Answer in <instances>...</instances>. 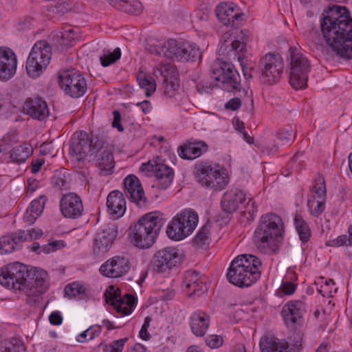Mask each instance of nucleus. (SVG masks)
I'll return each mask as SVG.
<instances>
[{
  "label": "nucleus",
  "mask_w": 352,
  "mask_h": 352,
  "mask_svg": "<svg viewBox=\"0 0 352 352\" xmlns=\"http://www.w3.org/2000/svg\"><path fill=\"white\" fill-rule=\"evenodd\" d=\"M307 205L309 212L315 217H318L324 210L325 200H318L316 199V197H309Z\"/></svg>",
  "instance_id": "nucleus-43"
},
{
  "label": "nucleus",
  "mask_w": 352,
  "mask_h": 352,
  "mask_svg": "<svg viewBox=\"0 0 352 352\" xmlns=\"http://www.w3.org/2000/svg\"><path fill=\"white\" fill-rule=\"evenodd\" d=\"M283 232L282 219L276 214L262 216L256 228L253 242L262 252L272 253L278 250Z\"/></svg>",
  "instance_id": "nucleus-3"
},
{
  "label": "nucleus",
  "mask_w": 352,
  "mask_h": 352,
  "mask_svg": "<svg viewBox=\"0 0 352 352\" xmlns=\"http://www.w3.org/2000/svg\"><path fill=\"white\" fill-rule=\"evenodd\" d=\"M60 208L65 217L74 219L80 217L84 211L80 197L74 192H69L62 197Z\"/></svg>",
  "instance_id": "nucleus-21"
},
{
  "label": "nucleus",
  "mask_w": 352,
  "mask_h": 352,
  "mask_svg": "<svg viewBox=\"0 0 352 352\" xmlns=\"http://www.w3.org/2000/svg\"><path fill=\"white\" fill-rule=\"evenodd\" d=\"M23 111L38 120H43L49 116L47 102L41 98H28L23 105Z\"/></svg>",
  "instance_id": "nucleus-25"
},
{
  "label": "nucleus",
  "mask_w": 352,
  "mask_h": 352,
  "mask_svg": "<svg viewBox=\"0 0 352 352\" xmlns=\"http://www.w3.org/2000/svg\"><path fill=\"white\" fill-rule=\"evenodd\" d=\"M50 41L52 46L62 52L78 38L77 34L71 27H66L63 30L55 31L50 36Z\"/></svg>",
  "instance_id": "nucleus-26"
},
{
  "label": "nucleus",
  "mask_w": 352,
  "mask_h": 352,
  "mask_svg": "<svg viewBox=\"0 0 352 352\" xmlns=\"http://www.w3.org/2000/svg\"><path fill=\"white\" fill-rule=\"evenodd\" d=\"M118 10L128 14L138 15L142 12V6L139 0H124L121 6H118Z\"/></svg>",
  "instance_id": "nucleus-41"
},
{
  "label": "nucleus",
  "mask_w": 352,
  "mask_h": 352,
  "mask_svg": "<svg viewBox=\"0 0 352 352\" xmlns=\"http://www.w3.org/2000/svg\"><path fill=\"white\" fill-rule=\"evenodd\" d=\"M146 48L151 54L180 61H194L197 57L200 56L199 50L195 44L173 38L148 43Z\"/></svg>",
  "instance_id": "nucleus-5"
},
{
  "label": "nucleus",
  "mask_w": 352,
  "mask_h": 352,
  "mask_svg": "<svg viewBox=\"0 0 352 352\" xmlns=\"http://www.w3.org/2000/svg\"><path fill=\"white\" fill-rule=\"evenodd\" d=\"M209 227L207 225L203 226L194 238V245L198 248H202L204 245L209 244Z\"/></svg>",
  "instance_id": "nucleus-46"
},
{
  "label": "nucleus",
  "mask_w": 352,
  "mask_h": 352,
  "mask_svg": "<svg viewBox=\"0 0 352 352\" xmlns=\"http://www.w3.org/2000/svg\"><path fill=\"white\" fill-rule=\"evenodd\" d=\"M333 285L334 283L332 280H325L324 284L321 285L320 288H318V291L323 296H330Z\"/></svg>",
  "instance_id": "nucleus-55"
},
{
  "label": "nucleus",
  "mask_w": 352,
  "mask_h": 352,
  "mask_svg": "<svg viewBox=\"0 0 352 352\" xmlns=\"http://www.w3.org/2000/svg\"><path fill=\"white\" fill-rule=\"evenodd\" d=\"M117 226L115 223H110L103 226L94 239V253L100 255L108 252L117 236Z\"/></svg>",
  "instance_id": "nucleus-20"
},
{
  "label": "nucleus",
  "mask_w": 352,
  "mask_h": 352,
  "mask_svg": "<svg viewBox=\"0 0 352 352\" xmlns=\"http://www.w3.org/2000/svg\"><path fill=\"white\" fill-rule=\"evenodd\" d=\"M324 39L335 54L352 58V18L346 7L333 6L323 13L320 22Z\"/></svg>",
  "instance_id": "nucleus-1"
},
{
  "label": "nucleus",
  "mask_w": 352,
  "mask_h": 352,
  "mask_svg": "<svg viewBox=\"0 0 352 352\" xmlns=\"http://www.w3.org/2000/svg\"><path fill=\"white\" fill-rule=\"evenodd\" d=\"M278 138L283 144L291 142L294 138V133L291 126L280 131L277 134Z\"/></svg>",
  "instance_id": "nucleus-51"
},
{
  "label": "nucleus",
  "mask_w": 352,
  "mask_h": 352,
  "mask_svg": "<svg viewBox=\"0 0 352 352\" xmlns=\"http://www.w3.org/2000/svg\"><path fill=\"white\" fill-rule=\"evenodd\" d=\"M208 150V145L203 141L187 142L178 149L179 155L186 160H194Z\"/></svg>",
  "instance_id": "nucleus-31"
},
{
  "label": "nucleus",
  "mask_w": 352,
  "mask_h": 352,
  "mask_svg": "<svg viewBox=\"0 0 352 352\" xmlns=\"http://www.w3.org/2000/svg\"><path fill=\"white\" fill-rule=\"evenodd\" d=\"M49 321L53 325H60L63 322L61 313L58 311H52L49 316Z\"/></svg>",
  "instance_id": "nucleus-57"
},
{
  "label": "nucleus",
  "mask_w": 352,
  "mask_h": 352,
  "mask_svg": "<svg viewBox=\"0 0 352 352\" xmlns=\"http://www.w3.org/2000/svg\"><path fill=\"white\" fill-rule=\"evenodd\" d=\"M181 262L179 250L175 248L168 247L157 251L151 261L153 271L163 273Z\"/></svg>",
  "instance_id": "nucleus-15"
},
{
  "label": "nucleus",
  "mask_w": 352,
  "mask_h": 352,
  "mask_svg": "<svg viewBox=\"0 0 352 352\" xmlns=\"http://www.w3.org/2000/svg\"><path fill=\"white\" fill-rule=\"evenodd\" d=\"M124 185L126 192V196L138 205L144 203L146 198L144 197V190L140 182L139 179L133 175H128L124 180Z\"/></svg>",
  "instance_id": "nucleus-27"
},
{
  "label": "nucleus",
  "mask_w": 352,
  "mask_h": 352,
  "mask_svg": "<svg viewBox=\"0 0 352 352\" xmlns=\"http://www.w3.org/2000/svg\"><path fill=\"white\" fill-rule=\"evenodd\" d=\"M209 324V316L204 312H195L190 316V329L196 336H204Z\"/></svg>",
  "instance_id": "nucleus-32"
},
{
  "label": "nucleus",
  "mask_w": 352,
  "mask_h": 352,
  "mask_svg": "<svg viewBox=\"0 0 352 352\" xmlns=\"http://www.w3.org/2000/svg\"><path fill=\"white\" fill-rule=\"evenodd\" d=\"M142 171L153 172L157 180V186L160 189L167 188L173 179V170L162 163V160L157 157L147 163H144L140 167Z\"/></svg>",
  "instance_id": "nucleus-17"
},
{
  "label": "nucleus",
  "mask_w": 352,
  "mask_h": 352,
  "mask_svg": "<svg viewBox=\"0 0 352 352\" xmlns=\"http://www.w3.org/2000/svg\"><path fill=\"white\" fill-rule=\"evenodd\" d=\"M195 175L201 186L214 190H221L229 183L226 170L218 164H197Z\"/></svg>",
  "instance_id": "nucleus-7"
},
{
  "label": "nucleus",
  "mask_w": 352,
  "mask_h": 352,
  "mask_svg": "<svg viewBox=\"0 0 352 352\" xmlns=\"http://www.w3.org/2000/svg\"><path fill=\"white\" fill-rule=\"evenodd\" d=\"M245 200V194L243 191L232 188L224 193L221 201V208L225 212L232 213Z\"/></svg>",
  "instance_id": "nucleus-28"
},
{
  "label": "nucleus",
  "mask_w": 352,
  "mask_h": 352,
  "mask_svg": "<svg viewBox=\"0 0 352 352\" xmlns=\"http://www.w3.org/2000/svg\"><path fill=\"white\" fill-rule=\"evenodd\" d=\"M262 263L252 254H241L236 257L228 269L229 282L239 287H249L260 277Z\"/></svg>",
  "instance_id": "nucleus-4"
},
{
  "label": "nucleus",
  "mask_w": 352,
  "mask_h": 352,
  "mask_svg": "<svg viewBox=\"0 0 352 352\" xmlns=\"http://www.w3.org/2000/svg\"><path fill=\"white\" fill-rule=\"evenodd\" d=\"M19 238L22 243L36 240L43 235V232L40 229L32 228L27 230H19Z\"/></svg>",
  "instance_id": "nucleus-47"
},
{
  "label": "nucleus",
  "mask_w": 352,
  "mask_h": 352,
  "mask_svg": "<svg viewBox=\"0 0 352 352\" xmlns=\"http://www.w3.org/2000/svg\"><path fill=\"white\" fill-rule=\"evenodd\" d=\"M247 31L232 30L226 32L221 37L219 45V53L223 56H228L230 52H242L245 50L248 37Z\"/></svg>",
  "instance_id": "nucleus-14"
},
{
  "label": "nucleus",
  "mask_w": 352,
  "mask_h": 352,
  "mask_svg": "<svg viewBox=\"0 0 352 352\" xmlns=\"http://www.w3.org/2000/svg\"><path fill=\"white\" fill-rule=\"evenodd\" d=\"M107 206L113 219L122 217L126 211V201L122 193L119 190L111 192L107 198Z\"/></svg>",
  "instance_id": "nucleus-29"
},
{
  "label": "nucleus",
  "mask_w": 352,
  "mask_h": 352,
  "mask_svg": "<svg viewBox=\"0 0 352 352\" xmlns=\"http://www.w3.org/2000/svg\"><path fill=\"white\" fill-rule=\"evenodd\" d=\"M64 291L67 296L70 298H76L77 300L82 299L85 295L83 287L76 283L67 285L65 287Z\"/></svg>",
  "instance_id": "nucleus-42"
},
{
  "label": "nucleus",
  "mask_w": 352,
  "mask_h": 352,
  "mask_svg": "<svg viewBox=\"0 0 352 352\" xmlns=\"http://www.w3.org/2000/svg\"><path fill=\"white\" fill-rule=\"evenodd\" d=\"M294 223L300 241L307 242L311 236L309 226L299 215H296Z\"/></svg>",
  "instance_id": "nucleus-39"
},
{
  "label": "nucleus",
  "mask_w": 352,
  "mask_h": 352,
  "mask_svg": "<svg viewBox=\"0 0 352 352\" xmlns=\"http://www.w3.org/2000/svg\"><path fill=\"white\" fill-rule=\"evenodd\" d=\"M113 120L112 122V126L113 128H116L118 131L122 132L124 131V129L120 123L121 121V116L120 113L118 111H113Z\"/></svg>",
  "instance_id": "nucleus-59"
},
{
  "label": "nucleus",
  "mask_w": 352,
  "mask_h": 352,
  "mask_svg": "<svg viewBox=\"0 0 352 352\" xmlns=\"http://www.w3.org/2000/svg\"><path fill=\"white\" fill-rule=\"evenodd\" d=\"M96 152L92 153L98 167L103 170L110 171L114 167V160L111 150L100 140L98 142Z\"/></svg>",
  "instance_id": "nucleus-30"
},
{
  "label": "nucleus",
  "mask_w": 352,
  "mask_h": 352,
  "mask_svg": "<svg viewBox=\"0 0 352 352\" xmlns=\"http://www.w3.org/2000/svg\"><path fill=\"white\" fill-rule=\"evenodd\" d=\"M130 270V264L127 258L121 256H116L108 259L100 267V272L109 278H118L126 274Z\"/></svg>",
  "instance_id": "nucleus-22"
},
{
  "label": "nucleus",
  "mask_w": 352,
  "mask_h": 352,
  "mask_svg": "<svg viewBox=\"0 0 352 352\" xmlns=\"http://www.w3.org/2000/svg\"><path fill=\"white\" fill-rule=\"evenodd\" d=\"M309 197H316V199L326 200V188L322 177L318 179V182L311 189Z\"/></svg>",
  "instance_id": "nucleus-48"
},
{
  "label": "nucleus",
  "mask_w": 352,
  "mask_h": 352,
  "mask_svg": "<svg viewBox=\"0 0 352 352\" xmlns=\"http://www.w3.org/2000/svg\"><path fill=\"white\" fill-rule=\"evenodd\" d=\"M45 205V201L43 198L40 197L39 199H34L28 206V208L34 212V216L39 217L43 212Z\"/></svg>",
  "instance_id": "nucleus-53"
},
{
  "label": "nucleus",
  "mask_w": 352,
  "mask_h": 352,
  "mask_svg": "<svg viewBox=\"0 0 352 352\" xmlns=\"http://www.w3.org/2000/svg\"><path fill=\"white\" fill-rule=\"evenodd\" d=\"M241 105V101L239 98H234L230 99L228 102H227L225 104L226 109H230L232 111H235L238 109Z\"/></svg>",
  "instance_id": "nucleus-60"
},
{
  "label": "nucleus",
  "mask_w": 352,
  "mask_h": 352,
  "mask_svg": "<svg viewBox=\"0 0 352 352\" xmlns=\"http://www.w3.org/2000/svg\"><path fill=\"white\" fill-rule=\"evenodd\" d=\"M121 50L119 47L116 48L113 52L107 51L100 57V63L103 67H108L120 59Z\"/></svg>",
  "instance_id": "nucleus-45"
},
{
  "label": "nucleus",
  "mask_w": 352,
  "mask_h": 352,
  "mask_svg": "<svg viewBox=\"0 0 352 352\" xmlns=\"http://www.w3.org/2000/svg\"><path fill=\"white\" fill-rule=\"evenodd\" d=\"M289 83L295 89H305L307 85L311 65L308 58L295 47L288 52Z\"/></svg>",
  "instance_id": "nucleus-8"
},
{
  "label": "nucleus",
  "mask_w": 352,
  "mask_h": 352,
  "mask_svg": "<svg viewBox=\"0 0 352 352\" xmlns=\"http://www.w3.org/2000/svg\"><path fill=\"white\" fill-rule=\"evenodd\" d=\"M164 224V219L159 212H151L142 217L131 232L133 245L140 249L150 248L155 242Z\"/></svg>",
  "instance_id": "nucleus-6"
},
{
  "label": "nucleus",
  "mask_w": 352,
  "mask_h": 352,
  "mask_svg": "<svg viewBox=\"0 0 352 352\" xmlns=\"http://www.w3.org/2000/svg\"><path fill=\"white\" fill-rule=\"evenodd\" d=\"M0 352H26L23 341L12 338L1 342Z\"/></svg>",
  "instance_id": "nucleus-38"
},
{
  "label": "nucleus",
  "mask_w": 352,
  "mask_h": 352,
  "mask_svg": "<svg viewBox=\"0 0 352 352\" xmlns=\"http://www.w3.org/2000/svg\"><path fill=\"white\" fill-rule=\"evenodd\" d=\"M215 12L219 20L227 26L237 27L244 21V14L232 1L219 3L216 7Z\"/></svg>",
  "instance_id": "nucleus-18"
},
{
  "label": "nucleus",
  "mask_w": 352,
  "mask_h": 352,
  "mask_svg": "<svg viewBox=\"0 0 352 352\" xmlns=\"http://www.w3.org/2000/svg\"><path fill=\"white\" fill-rule=\"evenodd\" d=\"M260 67L264 82L272 84L280 78L283 73V60L280 55L269 53L261 60Z\"/></svg>",
  "instance_id": "nucleus-16"
},
{
  "label": "nucleus",
  "mask_w": 352,
  "mask_h": 352,
  "mask_svg": "<svg viewBox=\"0 0 352 352\" xmlns=\"http://www.w3.org/2000/svg\"><path fill=\"white\" fill-rule=\"evenodd\" d=\"M101 140L93 139L83 131L75 133L71 140L69 155L76 161L80 162L86 157H91L97 148L98 142Z\"/></svg>",
  "instance_id": "nucleus-13"
},
{
  "label": "nucleus",
  "mask_w": 352,
  "mask_h": 352,
  "mask_svg": "<svg viewBox=\"0 0 352 352\" xmlns=\"http://www.w3.org/2000/svg\"><path fill=\"white\" fill-rule=\"evenodd\" d=\"M127 338L114 340L109 344H106L103 347V352H122Z\"/></svg>",
  "instance_id": "nucleus-49"
},
{
  "label": "nucleus",
  "mask_w": 352,
  "mask_h": 352,
  "mask_svg": "<svg viewBox=\"0 0 352 352\" xmlns=\"http://www.w3.org/2000/svg\"><path fill=\"white\" fill-rule=\"evenodd\" d=\"M17 58L10 48L0 47V80L8 81L16 74Z\"/></svg>",
  "instance_id": "nucleus-23"
},
{
  "label": "nucleus",
  "mask_w": 352,
  "mask_h": 352,
  "mask_svg": "<svg viewBox=\"0 0 352 352\" xmlns=\"http://www.w3.org/2000/svg\"><path fill=\"white\" fill-rule=\"evenodd\" d=\"M127 352H146V349L142 344L137 343L129 349Z\"/></svg>",
  "instance_id": "nucleus-64"
},
{
  "label": "nucleus",
  "mask_w": 352,
  "mask_h": 352,
  "mask_svg": "<svg viewBox=\"0 0 352 352\" xmlns=\"http://www.w3.org/2000/svg\"><path fill=\"white\" fill-rule=\"evenodd\" d=\"M54 150V146L52 142H44L40 146V152L42 155H45L47 154H52Z\"/></svg>",
  "instance_id": "nucleus-62"
},
{
  "label": "nucleus",
  "mask_w": 352,
  "mask_h": 352,
  "mask_svg": "<svg viewBox=\"0 0 352 352\" xmlns=\"http://www.w3.org/2000/svg\"><path fill=\"white\" fill-rule=\"evenodd\" d=\"M44 162H45L44 160H43V159H36V160H32V168H31L32 172L33 173H36L38 172L41 167L44 164Z\"/></svg>",
  "instance_id": "nucleus-63"
},
{
  "label": "nucleus",
  "mask_w": 352,
  "mask_h": 352,
  "mask_svg": "<svg viewBox=\"0 0 352 352\" xmlns=\"http://www.w3.org/2000/svg\"><path fill=\"white\" fill-rule=\"evenodd\" d=\"M182 285L190 294H197L204 290H204H206V286L201 280L199 273L193 270H188L185 272Z\"/></svg>",
  "instance_id": "nucleus-33"
},
{
  "label": "nucleus",
  "mask_w": 352,
  "mask_h": 352,
  "mask_svg": "<svg viewBox=\"0 0 352 352\" xmlns=\"http://www.w3.org/2000/svg\"><path fill=\"white\" fill-rule=\"evenodd\" d=\"M138 80L140 87L145 90L146 96H149L155 92L156 85L152 77L142 74L138 76Z\"/></svg>",
  "instance_id": "nucleus-40"
},
{
  "label": "nucleus",
  "mask_w": 352,
  "mask_h": 352,
  "mask_svg": "<svg viewBox=\"0 0 352 352\" xmlns=\"http://www.w3.org/2000/svg\"><path fill=\"white\" fill-rule=\"evenodd\" d=\"M306 312L305 304L301 300H291L282 309V316L287 325L300 324Z\"/></svg>",
  "instance_id": "nucleus-24"
},
{
  "label": "nucleus",
  "mask_w": 352,
  "mask_h": 352,
  "mask_svg": "<svg viewBox=\"0 0 352 352\" xmlns=\"http://www.w3.org/2000/svg\"><path fill=\"white\" fill-rule=\"evenodd\" d=\"M280 289L283 294L291 295L296 290V286L291 282H285L281 285Z\"/></svg>",
  "instance_id": "nucleus-58"
},
{
  "label": "nucleus",
  "mask_w": 352,
  "mask_h": 352,
  "mask_svg": "<svg viewBox=\"0 0 352 352\" xmlns=\"http://www.w3.org/2000/svg\"><path fill=\"white\" fill-rule=\"evenodd\" d=\"M198 215L191 210L177 214L168 223L166 229L168 236L180 241L189 236L197 227Z\"/></svg>",
  "instance_id": "nucleus-10"
},
{
  "label": "nucleus",
  "mask_w": 352,
  "mask_h": 352,
  "mask_svg": "<svg viewBox=\"0 0 352 352\" xmlns=\"http://www.w3.org/2000/svg\"><path fill=\"white\" fill-rule=\"evenodd\" d=\"M205 342L210 349H217L222 345L223 338L218 335H209L205 338Z\"/></svg>",
  "instance_id": "nucleus-52"
},
{
  "label": "nucleus",
  "mask_w": 352,
  "mask_h": 352,
  "mask_svg": "<svg viewBox=\"0 0 352 352\" xmlns=\"http://www.w3.org/2000/svg\"><path fill=\"white\" fill-rule=\"evenodd\" d=\"M0 284L26 296L29 305L36 302V298L48 288L47 274L42 269L29 268L19 262L8 265L0 274Z\"/></svg>",
  "instance_id": "nucleus-2"
},
{
  "label": "nucleus",
  "mask_w": 352,
  "mask_h": 352,
  "mask_svg": "<svg viewBox=\"0 0 352 352\" xmlns=\"http://www.w3.org/2000/svg\"><path fill=\"white\" fill-rule=\"evenodd\" d=\"M163 87L166 95L168 97H173L179 87V80L177 78L175 80L164 81L163 82Z\"/></svg>",
  "instance_id": "nucleus-50"
},
{
  "label": "nucleus",
  "mask_w": 352,
  "mask_h": 352,
  "mask_svg": "<svg viewBox=\"0 0 352 352\" xmlns=\"http://www.w3.org/2000/svg\"><path fill=\"white\" fill-rule=\"evenodd\" d=\"M105 294L107 303L112 305L118 313L123 316L129 315L134 309L135 298L133 295L126 294L124 298L120 296L119 290H115L113 286Z\"/></svg>",
  "instance_id": "nucleus-19"
},
{
  "label": "nucleus",
  "mask_w": 352,
  "mask_h": 352,
  "mask_svg": "<svg viewBox=\"0 0 352 352\" xmlns=\"http://www.w3.org/2000/svg\"><path fill=\"white\" fill-rule=\"evenodd\" d=\"M52 58V46L45 41H37L26 61V72L32 78H37L45 71Z\"/></svg>",
  "instance_id": "nucleus-9"
},
{
  "label": "nucleus",
  "mask_w": 352,
  "mask_h": 352,
  "mask_svg": "<svg viewBox=\"0 0 352 352\" xmlns=\"http://www.w3.org/2000/svg\"><path fill=\"white\" fill-rule=\"evenodd\" d=\"M59 85L66 95L74 98L82 96L87 88L84 76L74 69H68L60 74Z\"/></svg>",
  "instance_id": "nucleus-12"
},
{
  "label": "nucleus",
  "mask_w": 352,
  "mask_h": 352,
  "mask_svg": "<svg viewBox=\"0 0 352 352\" xmlns=\"http://www.w3.org/2000/svg\"><path fill=\"white\" fill-rule=\"evenodd\" d=\"M33 148L30 144L23 142L14 146L10 151V158L12 162L21 164L25 162L32 154Z\"/></svg>",
  "instance_id": "nucleus-34"
},
{
  "label": "nucleus",
  "mask_w": 352,
  "mask_h": 352,
  "mask_svg": "<svg viewBox=\"0 0 352 352\" xmlns=\"http://www.w3.org/2000/svg\"><path fill=\"white\" fill-rule=\"evenodd\" d=\"M154 75L157 78L162 76L163 82L178 78V72L174 65L171 63H161L155 69Z\"/></svg>",
  "instance_id": "nucleus-37"
},
{
  "label": "nucleus",
  "mask_w": 352,
  "mask_h": 352,
  "mask_svg": "<svg viewBox=\"0 0 352 352\" xmlns=\"http://www.w3.org/2000/svg\"><path fill=\"white\" fill-rule=\"evenodd\" d=\"M22 243L19 238V232L4 235L0 238V253L8 254L17 250Z\"/></svg>",
  "instance_id": "nucleus-35"
},
{
  "label": "nucleus",
  "mask_w": 352,
  "mask_h": 352,
  "mask_svg": "<svg viewBox=\"0 0 352 352\" xmlns=\"http://www.w3.org/2000/svg\"><path fill=\"white\" fill-rule=\"evenodd\" d=\"M37 218L38 217L34 216V212L32 211V210L28 207L25 214H23L24 221L30 225L32 224Z\"/></svg>",
  "instance_id": "nucleus-61"
},
{
  "label": "nucleus",
  "mask_w": 352,
  "mask_h": 352,
  "mask_svg": "<svg viewBox=\"0 0 352 352\" xmlns=\"http://www.w3.org/2000/svg\"><path fill=\"white\" fill-rule=\"evenodd\" d=\"M211 78L217 81V86L228 91L239 88L241 82L240 75L231 63L217 62L212 69Z\"/></svg>",
  "instance_id": "nucleus-11"
},
{
  "label": "nucleus",
  "mask_w": 352,
  "mask_h": 352,
  "mask_svg": "<svg viewBox=\"0 0 352 352\" xmlns=\"http://www.w3.org/2000/svg\"><path fill=\"white\" fill-rule=\"evenodd\" d=\"M101 333L100 326H91L78 336L77 341L84 343L98 337Z\"/></svg>",
  "instance_id": "nucleus-44"
},
{
  "label": "nucleus",
  "mask_w": 352,
  "mask_h": 352,
  "mask_svg": "<svg viewBox=\"0 0 352 352\" xmlns=\"http://www.w3.org/2000/svg\"><path fill=\"white\" fill-rule=\"evenodd\" d=\"M63 246H64V245L62 241H54L49 243L47 245L42 247L41 252L45 253V254H49L51 252L60 249Z\"/></svg>",
  "instance_id": "nucleus-54"
},
{
  "label": "nucleus",
  "mask_w": 352,
  "mask_h": 352,
  "mask_svg": "<svg viewBox=\"0 0 352 352\" xmlns=\"http://www.w3.org/2000/svg\"><path fill=\"white\" fill-rule=\"evenodd\" d=\"M260 346L262 352H289L286 341L274 338L261 341Z\"/></svg>",
  "instance_id": "nucleus-36"
},
{
  "label": "nucleus",
  "mask_w": 352,
  "mask_h": 352,
  "mask_svg": "<svg viewBox=\"0 0 352 352\" xmlns=\"http://www.w3.org/2000/svg\"><path fill=\"white\" fill-rule=\"evenodd\" d=\"M349 241L346 235H340L335 239L327 242V245L332 247H339L343 245H349Z\"/></svg>",
  "instance_id": "nucleus-56"
}]
</instances>
